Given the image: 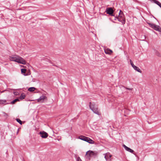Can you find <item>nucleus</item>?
Wrapping results in <instances>:
<instances>
[{
	"instance_id": "12",
	"label": "nucleus",
	"mask_w": 161,
	"mask_h": 161,
	"mask_svg": "<svg viewBox=\"0 0 161 161\" xmlns=\"http://www.w3.org/2000/svg\"><path fill=\"white\" fill-rule=\"evenodd\" d=\"M119 17L120 18H125L123 12L121 10H120L119 13Z\"/></svg>"
},
{
	"instance_id": "14",
	"label": "nucleus",
	"mask_w": 161,
	"mask_h": 161,
	"mask_svg": "<svg viewBox=\"0 0 161 161\" xmlns=\"http://www.w3.org/2000/svg\"><path fill=\"white\" fill-rule=\"evenodd\" d=\"M86 137L85 136L81 135L79 136L78 137V138L82 140L85 141H86Z\"/></svg>"
},
{
	"instance_id": "32",
	"label": "nucleus",
	"mask_w": 161,
	"mask_h": 161,
	"mask_svg": "<svg viewBox=\"0 0 161 161\" xmlns=\"http://www.w3.org/2000/svg\"><path fill=\"white\" fill-rule=\"evenodd\" d=\"M117 17H115V18L114 20H116V19H117Z\"/></svg>"
},
{
	"instance_id": "28",
	"label": "nucleus",
	"mask_w": 161,
	"mask_h": 161,
	"mask_svg": "<svg viewBox=\"0 0 161 161\" xmlns=\"http://www.w3.org/2000/svg\"><path fill=\"white\" fill-rule=\"evenodd\" d=\"M14 94L15 95H19V93L17 92H14Z\"/></svg>"
},
{
	"instance_id": "4",
	"label": "nucleus",
	"mask_w": 161,
	"mask_h": 161,
	"mask_svg": "<svg viewBox=\"0 0 161 161\" xmlns=\"http://www.w3.org/2000/svg\"><path fill=\"white\" fill-rule=\"evenodd\" d=\"M39 134L42 138H46L48 136V134L44 131H40Z\"/></svg>"
},
{
	"instance_id": "8",
	"label": "nucleus",
	"mask_w": 161,
	"mask_h": 161,
	"mask_svg": "<svg viewBox=\"0 0 161 161\" xmlns=\"http://www.w3.org/2000/svg\"><path fill=\"white\" fill-rule=\"evenodd\" d=\"M85 141L92 144H94L95 143V142L94 141L91 139L90 138L87 137L86 138V141Z\"/></svg>"
},
{
	"instance_id": "26",
	"label": "nucleus",
	"mask_w": 161,
	"mask_h": 161,
	"mask_svg": "<svg viewBox=\"0 0 161 161\" xmlns=\"http://www.w3.org/2000/svg\"><path fill=\"white\" fill-rule=\"evenodd\" d=\"M6 102V100L4 101L0 100V104H3L4 103Z\"/></svg>"
},
{
	"instance_id": "21",
	"label": "nucleus",
	"mask_w": 161,
	"mask_h": 161,
	"mask_svg": "<svg viewBox=\"0 0 161 161\" xmlns=\"http://www.w3.org/2000/svg\"><path fill=\"white\" fill-rule=\"evenodd\" d=\"M147 24L151 27L152 28H154V26H155V25L154 24L151 23H147Z\"/></svg>"
},
{
	"instance_id": "16",
	"label": "nucleus",
	"mask_w": 161,
	"mask_h": 161,
	"mask_svg": "<svg viewBox=\"0 0 161 161\" xmlns=\"http://www.w3.org/2000/svg\"><path fill=\"white\" fill-rule=\"evenodd\" d=\"M25 97H26V95L24 93H22L20 95V96L19 97V98L20 100H22L25 99Z\"/></svg>"
},
{
	"instance_id": "1",
	"label": "nucleus",
	"mask_w": 161,
	"mask_h": 161,
	"mask_svg": "<svg viewBox=\"0 0 161 161\" xmlns=\"http://www.w3.org/2000/svg\"><path fill=\"white\" fill-rule=\"evenodd\" d=\"M9 58L11 61H14L19 64H25L26 63V62L24 59L21 57L16 55L9 56Z\"/></svg>"
},
{
	"instance_id": "9",
	"label": "nucleus",
	"mask_w": 161,
	"mask_h": 161,
	"mask_svg": "<svg viewBox=\"0 0 161 161\" xmlns=\"http://www.w3.org/2000/svg\"><path fill=\"white\" fill-rule=\"evenodd\" d=\"M117 19L119 21L121 22L123 25L125 24V18H120L119 17H117Z\"/></svg>"
},
{
	"instance_id": "6",
	"label": "nucleus",
	"mask_w": 161,
	"mask_h": 161,
	"mask_svg": "<svg viewBox=\"0 0 161 161\" xmlns=\"http://www.w3.org/2000/svg\"><path fill=\"white\" fill-rule=\"evenodd\" d=\"M123 146L124 147L125 149L127 151L131 153H133L134 151L132 149L127 147L124 144L123 145Z\"/></svg>"
},
{
	"instance_id": "13",
	"label": "nucleus",
	"mask_w": 161,
	"mask_h": 161,
	"mask_svg": "<svg viewBox=\"0 0 161 161\" xmlns=\"http://www.w3.org/2000/svg\"><path fill=\"white\" fill-rule=\"evenodd\" d=\"M134 69L137 71V72H138L140 73H141V70L140 69L137 67L136 66H133V67Z\"/></svg>"
},
{
	"instance_id": "22",
	"label": "nucleus",
	"mask_w": 161,
	"mask_h": 161,
	"mask_svg": "<svg viewBox=\"0 0 161 161\" xmlns=\"http://www.w3.org/2000/svg\"><path fill=\"white\" fill-rule=\"evenodd\" d=\"M141 38L142 41H144L146 39V36L145 35H142L141 36Z\"/></svg>"
},
{
	"instance_id": "17",
	"label": "nucleus",
	"mask_w": 161,
	"mask_h": 161,
	"mask_svg": "<svg viewBox=\"0 0 161 161\" xmlns=\"http://www.w3.org/2000/svg\"><path fill=\"white\" fill-rule=\"evenodd\" d=\"M19 100L18 98H16L14 100H13V101L11 102L10 103V104H14L17 101H19Z\"/></svg>"
},
{
	"instance_id": "25",
	"label": "nucleus",
	"mask_w": 161,
	"mask_h": 161,
	"mask_svg": "<svg viewBox=\"0 0 161 161\" xmlns=\"http://www.w3.org/2000/svg\"><path fill=\"white\" fill-rule=\"evenodd\" d=\"M155 53L156 55H157L158 56H160V53L157 51L156 50L155 51Z\"/></svg>"
},
{
	"instance_id": "23",
	"label": "nucleus",
	"mask_w": 161,
	"mask_h": 161,
	"mask_svg": "<svg viewBox=\"0 0 161 161\" xmlns=\"http://www.w3.org/2000/svg\"><path fill=\"white\" fill-rule=\"evenodd\" d=\"M16 120L19 123V124L20 125L22 124V121L19 119H16Z\"/></svg>"
},
{
	"instance_id": "31",
	"label": "nucleus",
	"mask_w": 161,
	"mask_h": 161,
	"mask_svg": "<svg viewBox=\"0 0 161 161\" xmlns=\"http://www.w3.org/2000/svg\"><path fill=\"white\" fill-rule=\"evenodd\" d=\"M3 114H5V116H7V114H6L5 112H3Z\"/></svg>"
},
{
	"instance_id": "5",
	"label": "nucleus",
	"mask_w": 161,
	"mask_h": 161,
	"mask_svg": "<svg viewBox=\"0 0 161 161\" xmlns=\"http://www.w3.org/2000/svg\"><path fill=\"white\" fill-rule=\"evenodd\" d=\"M47 97L44 95L41 96L38 99H37L38 102H43L44 100L47 99Z\"/></svg>"
},
{
	"instance_id": "10",
	"label": "nucleus",
	"mask_w": 161,
	"mask_h": 161,
	"mask_svg": "<svg viewBox=\"0 0 161 161\" xmlns=\"http://www.w3.org/2000/svg\"><path fill=\"white\" fill-rule=\"evenodd\" d=\"M104 52L106 54H111L113 52L112 51L108 48H107L104 50Z\"/></svg>"
},
{
	"instance_id": "30",
	"label": "nucleus",
	"mask_w": 161,
	"mask_h": 161,
	"mask_svg": "<svg viewBox=\"0 0 161 161\" xmlns=\"http://www.w3.org/2000/svg\"><path fill=\"white\" fill-rule=\"evenodd\" d=\"M107 161H110V159L109 158H108V159H107V160H106Z\"/></svg>"
},
{
	"instance_id": "15",
	"label": "nucleus",
	"mask_w": 161,
	"mask_h": 161,
	"mask_svg": "<svg viewBox=\"0 0 161 161\" xmlns=\"http://www.w3.org/2000/svg\"><path fill=\"white\" fill-rule=\"evenodd\" d=\"M21 73L23 74L25 76L27 75H28L25 74L26 70L25 69H21Z\"/></svg>"
},
{
	"instance_id": "27",
	"label": "nucleus",
	"mask_w": 161,
	"mask_h": 161,
	"mask_svg": "<svg viewBox=\"0 0 161 161\" xmlns=\"http://www.w3.org/2000/svg\"><path fill=\"white\" fill-rule=\"evenodd\" d=\"M130 62L131 65L132 67H133V66H135V65L134 64L133 62L130 59Z\"/></svg>"
},
{
	"instance_id": "2",
	"label": "nucleus",
	"mask_w": 161,
	"mask_h": 161,
	"mask_svg": "<svg viewBox=\"0 0 161 161\" xmlns=\"http://www.w3.org/2000/svg\"><path fill=\"white\" fill-rule=\"evenodd\" d=\"M89 107L92 110L95 114L99 115V112L98 110V108L97 105L94 104L93 103H92L91 102L89 103Z\"/></svg>"
},
{
	"instance_id": "29",
	"label": "nucleus",
	"mask_w": 161,
	"mask_h": 161,
	"mask_svg": "<svg viewBox=\"0 0 161 161\" xmlns=\"http://www.w3.org/2000/svg\"><path fill=\"white\" fill-rule=\"evenodd\" d=\"M127 90H132V88H126Z\"/></svg>"
},
{
	"instance_id": "11",
	"label": "nucleus",
	"mask_w": 161,
	"mask_h": 161,
	"mask_svg": "<svg viewBox=\"0 0 161 161\" xmlns=\"http://www.w3.org/2000/svg\"><path fill=\"white\" fill-rule=\"evenodd\" d=\"M153 29L158 31L160 32L161 31V28L159 27V26L158 25H155V26H154Z\"/></svg>"
},
{
	"instance_id": "24",
	"label": "nucleus",
	"mask_w": 161,
	"mask_h": 161,
	"mask_svg": "<svg viewBox=\"0 0 161 161\" xmlns=\"http://www.w3.org/2000/svg\"><path fill=\"white\" fill-rule=\"evenodd\" d=\"M75 158H76V161H82L79 157H76Z\"/></svg>"
},
{
	"instance_id": "33",
	"label": "nucleus",
	"mask_w": 161,
	"mask_h": 161,
	"mask_svg": "<svg viewBox=\"0 0 161 161\" xmlns=\"http://www.w3.org/2000/svg\"><path fill=\"white\" fill-rule=\"evenodd\" d=\"M160 7L161 8V6Z\"/></svg>"
},
{
	"instance_id": "7",
	"label": "nucleus",
	"mask_w": 161,
	"mask_h": 161,
	"mask_svg": "<svg viewBox=\"0 0 161 161\" xmlns=\"http://www.w3.org/2000/svg\"><path fill=\"white\" fill-rule=\"evenodd\" d=\"M86 154L89 155L90 157H92L95 155V153L93 151L89 150L86 153Z\"/></svg>"
},
{
	"instance_id": "18",
	"label": "nucleus",
	"mask_w": 161,
	"mask_h": 161,
	"mask_svg": "<svg viewBox=\"0 0 161 161\" xmlns=\"http://www.w3.org/2000/svg\"><path fill=\"white\" fill-rule=\"evenodd\" d=\"M112 156L109 153H108V154H106V155H105L104 156V158L106 160L108 159V158H110Z\"/></svg>"
},
{
	"instance_id": "20",
	"label": "nucleus",
	"mask_w": 161,
	"mask_h": 161,
	"mask_svg": "<svg viewBox=\"0 0 161 161\" xmlns=\"http://www.w3.org/2000/svg\"><path fill=\"white\" fill-rule=\"evenodd\" d=\"M154 3L158 5L160 7L161 6V3L158 1L156 0H154Z\"/></svg>"
},
{
	"instance_id": "19",
	"label": "nucleus",
	"mask_w": 161,
	"mask_h": 161,
	"mask_svg": "<svg viewBox=\"0 0 161 161\" xmlns=\"http://www.w3.org/2000/svg\"><path fill=\"white\" fill-rule=\"evenodd\" d=\"M35 89L36 88L34 87H30L28 88V90L30 92H33Z\"/></svg>"
},
{
	"instance_id": "3",
	"label": "nucleus",
	"mask_w": 161,
	"mask_h": 161,
	"mask_svg": "<svg viewBox=\"0 0 161 161\" xmlns=\"http://www.w3.org/2000/svg\"><path fill=\"white\" fill-rule=\"evenodd\" d=\"M114 12V11L113 8L111 7L107 8L105 11V12H106L107 14L112 16H114V15L113 14Z\"/></svg>"
}]
</instances>
